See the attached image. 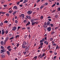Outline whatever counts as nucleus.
Here are the masks:
<instances>
[{"label": "nucleus", "mask_w": 60, "mask_h": 60, "mask_svg": "<svg viewBox=\"0 0 60 60\" xmlns=\"http://www.w3.org/2000/svg\"><path fill=\"white\" fill-rule=\"evenodd\" d=\"M22 47L23 48H26L27 47L26 46H25V45H22Z\"/></svg>", "instance_id": "nucleus-8"}, {"label": "nucleus", "mask_w": 60, "mask_h": 60, "mask_svg": "<svg viewBox=\"0 0 60 60\" xmlns=\"http://www.w3.org/2000/svg\"><path fill=\"white\" fill-rule=\"evenodd\" d=\"M43 16H42L40 17V18L41 19H43Z\"/></svg>", "instance_id": "nucleus-36"}, {"label": "nucleus", "mask_w": 60, "mask_h": 60, "mask_svg": "<svg viewBox=\"0 0 60 60\" xmlns=\"http://www.w3.org/2000/svg\"><path fill=\"white\" fill-rule=\"evenodd\" d=\"M29 46H28L27 48L25 49V51L26 52L29 49Z\"/></svg>", "instance_id": "nucleus-3"}, {"label": "nucleus", "mask_w": 60, "mask_h": 60, "mask_svg": "<svg viewBox=\"0 0 60 60\" xmlns=\"http://www.w3.org/2000/svg\"><path fill=\"white\" fill-rule=\"evenodd\" d=\"M8 33V31H7L5 32V34H7Z\"/></svg>", "instance_id": "nucleus-46"}, {"label": "nucleus", "mask_w": 60, "mask_h": 60, "mask_svg": "<svg viewBox=\"0 0 60 60\" xmlns=\"http://www.w3.org/2000/svg\"><path fill=\"white\" fill-rule=\"evenodd\" d=\"M22 45H26V42L25 41L23 42Z\"/></svg>", "instance_id": "nucleus-10"}, {"label": "nucleus", "mask_w": 60, "mask_h": 60, "mask_svg": "<svg viewBox=\"0 0 60 60\" xmlns=\"http://www.w3.org/2000/svg\"><path fill=\"white\" fill-rule=\"evenodd\" d=\"M13 9H17V7L16 6H14L13 7Z\"/></svg>", "instance_id": "nucleus-13"}, {"label": "nucleus", "mask_w": 60, "mask_h": 60, "mask_svg": "<svg viewBox=\"0 0 60 60\" xmlns=\"http://www.w3.org/2000/svg\"><path fill=\"white\" fill-rule=\"evenodd\" d=\"M27 0H24L23 2V4H25V3H26V2H27Z\"/></svg>", "instance_id": "nucleus-22"}, {"label": "nucleus", "mask_w": 60, "mask_h": 60, "mask_svg": "<svg viewBox=\"0 0 60 60\" xmlns=\"http://www.w3.org/2000/svg\"><path fill=\"white\" fill-rule=\"evenodd\" d=\"M26 17L28 19H31V17L30 16H26Z\"/></svg>", "instance_id": "nucleus-12"}, {"label": "nucleus", "mask_w": 60, "mask_h": 60, "mask_svg": "<svg viewBox=\"0 0 60 60\" xmlns=\"http://www.w3.org/2000/svg\"><path fill=\"white\" fill-rule=\"evenodd\" d=\"M7 53L8 54V56H9V55H10V52H9V51H7Z\"/></svg>", "instance_id": "nucleus-15"}, {"label": "nucleus", "mask_w": 60, "mask_h": 60, "mask_svg": "<svg viewBox=\"0 0 60 60\" xmlns=\"http://www.w3.org/2000/svg\"><path fill=\"white\" fill-rule=\"evenodd\" d=\"M57 10H58V11H60V8H58L57 9Z\"/></svg>", "instance_id": "nucleus-38"}, {"label": "nucleus", "mask_w": 60, "mask_h": 60, "mask_svg": "<svg viewBox=\"0 0 60 60\" xmlns=\"http://www.w3.org/2000/svg\"><path fill=\"white\" fill-rule=\"evenodd\" d=\"M53 40V38H50V41H52Z\"/></svg>", "instance_id": "nucleus-28"}, {"label": "nucleus", "mask_w": 60, "mask_h": 60, "mask_svg": "<svg viewBox=\"0 0 60 60\" xmlns=\"http://www.w3.org/2000/svg\"><path fill=\"white\" fill-rule=\"evenodd\" d=\"M12 10H11H11H10V11H9V13H12Z\"/></svg>", "instance_id": "nucleus-33"}, {"label": "nucleus", "mask_w": 60, "mask_h": 60, "mask_svg": "<svg viewBox=\"0 0 60 60\" xmlns=\"http://www.w3.org/2000/svg\"><path fill=\"white\" fill-rule=\"evenodd\" d=\"M40 43V45L41 46H42L43 45V43Z\"/></svg>", "instance_id": "nucleus-34"}, {"label": "nucleus", "mask_w": 60, "mask_h": 60, "mask_svg": "<svg viewBox=\"0 0 60 60\" xmlns=\"http://www.w3.org/2000/svg\"><path fill=\"white\" fill-rule=\"evenodd\" d=\"M2 25H3V23L2 22L1 23H0V26H2Z\"/></svg>", "instance_id": "nucleus-31"}, {"label": "nucleus", "mask_w": 60, "mask_h": 60, "mask_svg": "<svg viewBox=\"0 0 60 60\" xmlns=\"http://www.w3.org/2000/svg\"><path fill=\"white\" fill-rule=\"evenodd\" d=\"M52 44H54V43H55V42H54V41H52Z\"/></svg>", "instance_id": "nucleus-54"}, {"label": "nucleus", "mask_w": 60, "mask_h": 60, "mask_svg": "<svg viewBox=\"0 0 60 60\" xmlns=\"http://www.w3.org/2000/svg\"><path fill=\"white\" fill-rule=\"evenodd\" d=\"M23 22L25 24H26V23H27V21H26V20H24L23 21Z\"/></svg>", "instance_id": "nucleus-11"}, {"label": "nucleus", "mask_w": 60, "mask_h": 60, "mask_svg": "<svg viewBox=\"0 0 60 60\" xmlns=\"http://www.w3.org/2000/svg\"><path fill=\"white\" fill-rule=\"evenodd\" d=\"M27 29H30V28L29 27H27Z\"/></svg>", "instance_id": "nucleus-48"}, {"label": "nucleus", "mask_w": 60, "mask_h": 60, "mask_svg": "<svg viewBox=\"0 0 60 60\" xmlns=\"http://www.w3.org/2000/svg\"><path fill=\"white\" fill-rule=\"evenodd\" d=\"M8 41V39H6L4 41V43H5L6 42V41Z\"/></svg>", "instance_id": "nucleus-25"}, {"label": "nucleus", "mask_w": 60, "mask_h": 60, "mask_svg": "<svg viewBox=\"0 0 60 60\" xmlns=\"http://www.w3.org/2000/svg\"><path fill=\"white\" fill-rule=\"evenodd\" d=\"M37 56H35L33 58V59H34V60H36V59H37Z\"/></svg>", "instance_id": "nucleus-19"}, {"label": "nucleus", "mask_w": 60, "mask_h": 60, "mask_svg": "<svg viewBox=\"0 0 60 60\" xmlns=\"http://www.w3.org/2000/svg\"><path fill=\"white\" fill-rule=\"evenodd\" d=\"M44 7V6L43 5H42L41 6V7H40V9H42V8H43V7Z\"/></svg>", "instance_id": "nucleus-20"}, {"label": "nucleus", "mask_w": 60, "mask_h": 60, "mask_svg": "<svg viewBox=\"0 0 60 60\" xmlns=\"http://www.w3.org/2000/svg\"><path fill=\"white\" fill-rule=\"evenodd\" d=\"M47 43V41H45L44 42V43H45V44H46Z\"/></svg>", "instance_id": "nucleus-60"}, {"label": "nucleus", "mask_w": 60, "mask_h": 60, "mask_svg": "<svg viewBox=\"0 0 60 60\" xmlns=\"http://www.w3.org/2000/svg\"><path fill=\"white\" fill-rule=\"evenodd\" d=\"M4 43V42L3 41H2L1 42V45H3Z\"/></svg>", "instance_id": "nucleus-17"}, {"label": "nucleus", "mask_w": 60, "mask_h": 60, "mask_svg": "<svg viewBox=\"0 0 60 60\" xmlns=\"http://www.w3.org/2000/svg\"><path fill=\"white\" fill-rule=\"evenodd\" d=\"M49 53H52V52H53V51H50L49 52Z\"/></svg>", "instance_id": "nucleus-57"}, {"label": "nucleus", "mask_w": 60, "mask_h": 60, "mask_svg": "<svg viewBox=\"0 0 60 60\" xmlns=\"http://www.w3.org/2000/svg\"><path fill=\"white\" fill-rule=\"evenodd\" d=\"M35 22H32V25L33 26V25H34L35 24Z\"/></svg>", "instance_id": "nucleus-43"}, {"label": "nucleus", "mask_w": 60, "mask_h": 60, "mask_svg": "<svg viewBox=\"0 0 60 60\" xmlns=\"http://www.w3.org/2000/svg\"><path fill=\"white\" fill-rule=\"evenodd\" d=\"M29 39H30L31 38V36H30V35L29 34Z\"/></svg>", "instance_id": "nucleus-47"}, {"label": "nucleus", "mask_w": 60, "mask_h": 60, "mask_svg": "<svg viewBox=\"0 0 60 60\" xmlns=\"http://www.w3.org/2000/svg\"><path fill=\"white\" fill-rule=\"evenodd\" d=\"M20 35H17L16 36V38H18V37H19Z\"/></svg>", "instance_id": "nucleus-26"}, {"label": "nucleus", "mask_w": 60, "mask_h": 60, "mask_svg": "<svg viewBox=\"0 0 60 60\" xmlns=\"http://www.w3.org/2000/svg\"><path fill=\"white\" fill-rule=\"evenodd\" d=\"M9 35V37H11L12 36V35L11 34H10Z\"/></svg>", "instance_id": "nucleus-39"}, {"label": "nucleus", "mask_w": 60, "mask_h": 60, "mask_svg": "<svg viewBox=\"0 0 60 60\" xmlns=\"http://www.w3.org/2000/svg\"><path fill=\"white\" fill-rule=\"evenodd\" d=\"M16 29H17V27H16L14 26L13 27V28L12 29V30L14 31H15Z\"/></svg>", "instance_id": "nucleus-5"}, {"label": "nucleus", "mask_w": 60, "mask_h": 60, "mask_svg": "<svg viewBox=\"0 0 60 60\" xmlns=\"http://www.w3.org/2000/svg\"><path fill=\"white\" fill-rule=\"evenodd\" d=\"M31 22H32V23L33 22H35V21H34V19H32L31 20Z\"/></svg>", "instance_id": "nucleus-7"}, {"label": "nucleus", "mask_w": 60, "mask_h": 60, "mask_svg": "<svg viewBox=\"0 0 60 60\" xmlns=\"http://www.w3.org/2000/svg\"><path fill=\"white\" fill-rule=\"evenodd\" d=\"M40 1V0H38L37 1V3H38V2H39Z\"/></svg>", "instance_id": "nucleus-59"}, {"label": "nucleus", "mask_w": 60, "mask_h": 60, "mask_svg": "<svg viewBox=\"0 0 60 60\" xmlns=\"http://www.w3.org/2000/svg\"><path fill=\"white\" fill-rule=\"evenodd\" d=\"M24 54L25 55H26V52H23Z\"/></svg>", "instance_id": "nucleus-58"}, {"label": "nucleus", "mask_w": 60, "mask_h": 60, "mask_svg": "<svg viewBox=\"0 0 60 60\" xmlns=\"http://www.w3.org/2000/svg\"><path fill=\"white\" fill-rule=\"evenodd\" d=\"M58 17V15H56L55 16V18H57Z\"/></svg>", "instance_id": "nucleus-29"}, {"label": "nucleus", "mask_w": 60, "mask_h": 60, "mask_svg": "<svg viewBox=\"0 0 60 60\" xmlns=\"http://www.w3.org/2000/svg\"><path fill=\"white\" fill-rule=\"evenodd\" d=\"M4 34V31L3 30H2V34Z\"/></svg>", "instance_id": "nucleus-16"}, {"label": "nucleus", "mask_w": 60, "mask_h": 60, "mask_svg": "<svg viewBox=\"0 0 60 60\" xmlns=\"http://www.w3.org/2000/svg\"><path fill=\"white\" fill-rule=\"evenodd\" d=\"M1 56L3 58H5V55H1Z\"/></svg>", "instance_id": "nucleus-9"}, {"label": "nucleus", "mask_w": 60, "mask_h": 60, "mask_svg": "<svg viewBox=\"0 0 60 60\" xmlns=\"http://www.w3.org/2000/svg\"><path fill=\"white\" fill-rule=\"evenodd\" d=\"M15 23H18V21H17V20H16L15 21Z\"/></svg>", "instance_id": "nucleus-50"}, {"label": "nucleus", "mask_w": 60, "mask_h": 60, "mask_svg": "<svg viewBox=\"0 0 60 60\" xmlns=\"http://www.w3.org/2000/svg\"><path fill=\"white\" fill-rule=\"evenodd\" d=\"M50 25L51 27H53V24H50Z\"/></svg>", "instance_id": "nucleus-51"}, {"label": "nucleus", "mask_w": 60, "mask_h": 60, "mask_svg": "<svg viewBox=\"0 0 60 60\" xmlns=\"http://www.w3.org/2000/svg\"><path fill=\"white\" fill-rule=\"evenodd\" d=\"M57 29H58V27H56L55 28V30H56Z\"/></svg>", "instance_id": "nucleus-55"}, {"label": "nucleus", "mask_w": 60, "mask_h": 60, "mask_svg": "<svg viewBox=\"0 0 60 60\" xmlns=\"http://www.w3.org/2000/svg\"><path fill=\"white\" fill-rule=\"evenodd\" d=\"M42 42H43V41L42 40H41L40 41V43H42Z\"/></svg>", "instance_id": "nucleus-62"}, {"label": "nucleus", "mask_w": 60, "mask_h": 60, "mask_svg": "<svg viewBox=\"0 0 60 60\" xmlns=\"http://www.w3.org/2000/svg\"><path fill=\"white\" fill-rule=\"evenodd\" d=\"M1 13H2V14H4V13H5V12H4L3 11Z\"/></svg>", "instance_id": "nucleus-44"}, {"label": "nucleus", "mask_w": 60, "mask_h": 60, "mask_svg": "<svg viewBox=\"0 0 60 60\" xmlns=\"http://www.w3.org/2000/svg\"><path fill=\"white\" fill-rule=\"evenodd\" d=\"M47 18L48 19H50V18H51V17H50V16H49Z\"/></svg>", "instance_id": "nucleus-56"}, {"label": "nucleus", "mask_w": 60, "mask_h": 60, "mask_svg": "<svg viewBox=\"0 0 60 60\" xmlns=\"http://www.w3.org/2000/svg\"><path fill=\"white\" fill-rule=\"evenodd\" d=\"M16 12H17V11H15L13 13V14L14 15V14H15L16 13Z\"/></svg>", "instance_id": "nucleus-27"}, {"label": "nucleus", "mask_w": 60, "mask_h": 60, "mask_svg": "<svg viewBox=\"0 0 60 60\" xmlns=\"http://www.w3.org/2000/svg\"><path fill=\"white\" fill-rule=\"evenodd\" d=\"M43 57V56L42 55L41 56H40V58H42V57Z\"/></svg>", "instance_id": "nucleus-64"}, {"label": "nucleus", "mask_w": 60, "mask_h": 60, "mask_svg": "<svg viewBox=\"0 0 60 60\" xmlns=\"http://www.w3.org/2000/svg\"><path fill=\"white\" fill-rule=\"evenodd\" d=\"M56 44H53V46H56Z\"/></svg>", "instance_id": "nucleus-53"}, {"label": "nucleus", "mask_w": 60, "mask_h": 60, "mask_svg": "<svg viewBox=\"0 0 60 60\" xmlns=\"http://www.w3.org/2000/svg\"><path fill=\"white\" fill-rule=\"evenodd\" d=\"M6 51V50L4 49L3 50H1V52H0L1 53V54H4V52H5Z\"/></svg>", "instance_id": "nucleus-1"}, {"label": "nucleus", "mask_w": 60, "mask_h": 60, "mask_svg": "<svg viewBox=\"0 0 60 60\" xmlns=\"http://www.w3.org/2000/svg\"><path fill=\"white\" fill-rule=\"evenodd\" d=\"M30 22L29 21L28 22V23L26 24V26H28V25H30Z\"/></svg>", "instance_id": "nucleus-14"}, {"label": "nucleus", "mask_w": 60, "mask_h": 60, "mask_svg": "<svg viewBox=\"0 0 60 60\" xmlns=\"http://www.w3.org/2000/svg\"><path fill=\"white\" fill-rule=\"evenodd\" d=\"M48 20L49 21H51V19H48Z\"/></svg>", "instance_id": "nucleus-61"}, {"label": "nucleus", "mask_w": 60, "mask_h": 60, "mask_svg": "<svg viewBox=\"0 0 60 60\" xmlns=\"http://www.w3.org/2000/svg\"><path fill=\"white\" fill-rule=\"evenodd\" d=\"M19 44H18L17 45H16V46H17V47H19Z\"/></svg>", "instance_id": "nucleus-63"}, {"label": "nucleus", "mask_w": 60, "mask_h": 60, "mask_svg": "<svg viewBox=\"0 0 60 60\" xmlns=\"http://www.w3.org/2000/svg\"><path fill=\"white\" fill-rule=\"evenodd\" d=\"M45 55V53H43V54L42 55L43 56H44Z\"/></svg>", "instance_id": "nucleus-40"}, {"label": "nucleus", "mask_w": 60, "mask_h": 60, "mask_svg": "<svg viewBox=\"0 0 60 60\" xmlns=\"http://www.w3.org/2000/svg\"><path fill=\"white\" fill-rule=\"evenodd\" d=\"M32 13V11H29L27 12V13L28 14H31Z\"/></svg>", "instance_id": "nucleus-2"}, {"label": "nucleus", "mask_w": 60, "mask_h": 60, "mask_svg": "<svg viewBox=\"0 0 60 60\" xmlns=\"http://www.w3.org/2000/svg\"><path fill=\"white\" fill-rule=\"evenodd\" d=\"M14 38V37H12L10 38V40H12Z\"/></svg>", "instance_id": "nucleus-41"}, {"label": "nucleus", "mask_w": 60, "mask_h": 60, "mask_svg": "<svg viewBox=\"0 0 60 60\" xmlns=\"http://www.w3.org/2000/svg\"><path fill=\"white\" fill-rule=\"evenodd\" d=\"M56 3H55V4H54L52 5V7H54V6H55V5H56Z\"/></svg>", "instance_id": "nucleus-23"}, {"label": "nucleus", "mask_w": 60, "mask_h": 60, "mask_svg": "<svg viewBox=\"0 0 60 60\" xmlns=\"http://www.w3.org/2000/svg\"><path fill=\"white\" fill-rule=\"evenodd\" d=\"M6 16H8V17L9 16V15H10L8 14H6Z\"/></svg>", "instance_id": "nucleus-30"}, {"label": "nucleus", "mask_w": 60, "mask_h": 60, "mask_svg": "<svg viewBox=\"0 0 60 60\" xmlns=\"http://www.w3.org/2000/svg\"><path fill=\"white\" fill-rule=\"evenodd\" d=\"M1 48L2 49H4V48L3 46H1Z\"/></svg>", "instance_id": "nucleus-18"}, {"label": "nucleus", "mask_w": 60, "mask_h": 60, "mask_svg": "<svg viewBox=\"0 0 60 60\" xmlns=\"http://www.w3.org/2000/svg\"><path fill=\"white\" fill-rule=\"evenodd\" d=\"M11 49L10 48L9 49H8V50L9 51H11Z\"/></svg>", "instance_id": "nucleus-32"}, {"label": "nucleus", "mask_w": 60, "mask_h": 60, "mask_svg": "<svg viewBox=\"0 0 60 60\" xmlns=\"http://www.w3.org/2000/svg\"><path fill=\"white\" fill-rule=\"evenodd\" d=\"M20 3V2H17V5H19V4Z\"/></svg>", "instance_id": "nucleus-42"}, {"label": "nucleus", "mask_w": 60, "mask_h": 60, "mask_svg": "<svg viewBox=\"0 0 60 60\" xmlns=\"http://www.w3.org/2000/svg\"><path fill=\"white\" fill-rule=\"evenodd\" d=\"M47 34H45L44 35V37H47Z\"/></svg>", "instance_id": "nucleus-49"}, {"label": "nucleus", "mask_w": 60, "mask_h": 60, "mask_svg": "<svg viewBox=\"0 0 60 60\" xmlns=\"http://www.w3.org/2000/svg\"><path fill=\"white\" fill-rule=\"evenodd\" d=\"M10 47H11V46H8L7 47V49H9L10 48Z\"/></svg>", "instance_id": "nucleus-35"}, {"label": "nucleus", "mask_w": 60, "mask_h": 60, "mask_svg": "<svg viewBox=\"0 0 60 60\" xmlns=\"http://www.w3.org/2000/svg\"><path fill=\"white\" fill-rule=\"evenodd\" d=\"M43 27H44L45 28H46L47 27V25H43Z\"/></svg>", "instance_id": "nucleus-21"}, {"label": "nucleus", "mask_w": 60, "mask_h": 60, "mask_svg": "<svg viewBox=\"0 0 60 60\" xmlns=\"http://www.w3.org/2000/svg\"><path fill=\"white\" fill-rule=\"evenodd\" d=\"M47 30L49 32H50L51 31V27H49L47 28Z\"/></svg>", "instance_id": "nucleus-4"}, {"label": "nucleus", "mask_w": 60, "mask_h": 60, "mask_svg": "<svg viewBox=\"0 0 60 60\" xmlns=\"http://www.w3.org/2000/svg\"><path fill=\"white\" fill-rule=\"evenodd\" d=\"M4 23H8V21H5L4 22Z\"/></svg>", "instance_id": "nucleus-37"}, {"label": "nucleus", "mask_w": 60, "mask_h": 60, "mask_svg": "<svg viewBox=\"0 0 60 60\" xmlns=\"http://www.w3.org/2000/svg\"><path fill=\"white\" fill-rule=\"evenodd\" d=\"M50 23V22H49V21H48L47 22V25H49V23Z\"/></svg>", "instance_id": "nucleus-24"}, {"label": "nucleus", "mask_w": 60, "mask_h": 60, "mask_svg": "<svg viewBox=\"0 0 60 60\" xmlns=\"http://www.w3.org/2000/svg\"><path fill=\"white\" fill-rule=\"evenodd\" d=\"M42 41H43V42L45 41V39H44V38H43L42 39Z\"/></svg>", "instance_id": "nucleus-52"}, {"label": "nucleus", "mask_w": 60, "mask_h": 60, "mask_svg": "<svg viewBox=\"0 0 60 60\" xmlns=\"http://www.w3.org/2000/svg\"><path fill=\"white\" fill-rule=\"evenodd\" d=\"M35 24H38V22H35Z\"/></svg>", "instance_id": "nucleus-45"}, {"label": "nucleus", "mask_w": 60, "mask_h": 60, "mask_svg": "<svg viewBox=\"0 0 60 60\" xmlns=\"http://www.w3.org/2000/svg\"><path fill=\"white\" fill-rule=\"evenodd\" d=\"M25 15L24 14H22L21 15V17H22V18L23 19H24L25 18V17H24Z\"/></svg>", "instance_id": "nucleus-6"}]
</instances>
